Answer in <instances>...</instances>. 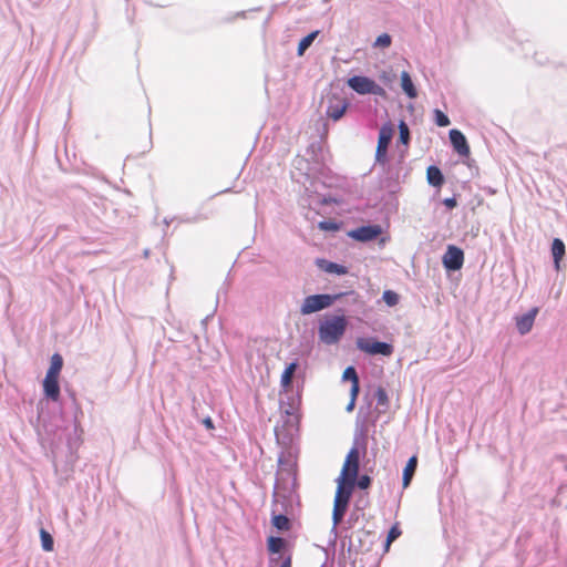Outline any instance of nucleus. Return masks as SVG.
Wrapping results in <instances>:
<instances>
[{
  "instance_id": "1",
  "label": "nucleus",
  "mask_w": 567,
  "mask_h": 567,
  "mask_svg": "<svg viewBox=\"0 0 567 567\" xmlns=\"http://www.w3.org/2000/svg\"><path fill=\"white\" fill-rule=\"evenodd\" d=\"M348 327V320L344 315L324 316L318 323V339L324 346L338 344Z\"/></svg>"
},
{
  "instance_id": "2",
  "label": "nucleus",
  "mask_w": 567,
  "mask_h": 567,
  "mask_svg": "<svg viewBox=\"0 0 567 567\" xmlns=\"http://www.w3.org/2000/svg\"><path fill=\"white\" fill-rule=\"evenodd\" d=\"M343 296H349L353 300H357V293L354 291H350L347 293H333V295H330V293L310 295L303 299L299 311L302 316H308V315L321 311L323 309L331 307L337 300H339Z\"/></svg>"
},
{
  "instance_id": "3",
  "label": "nucleus",
  "mask_w": 567,
  "mask_h": 567,
  "mask_svg": "<svg viewBox=\"0 0 567 567\" xmlns=\"http://www.w3.org/2000/svg\"><path fill=\"white\" fill-rule=\"evenodd\" d=\"M347 84L350 89H352L355 93L365 95L373 94L379 96L385 95V90L379 85L374 80L363 76V75H354L348 79Z\"/></svg>"
},
{
  "instance_id": "4",
  "label": "nucleus",
  "mask_w": 567,
  "mask_h": 567,
  "mask_svg": "<svg viewBox=\"0 0 567 567\" xmlns=\"http://www.w3.org/2000/svg\"><path fill=\"white\" fill-rule=\"evenodd\" d=\"M357 348L369 354H381L389 357L393 353L392 344L382 341H372L371 339L359 338L357 340Z\"/></svg>"
},
{
  "instance_id": "5",
  "label": "nucleus",
  "mask_w": 567,
  "mask_h": 567,
  "mask_svg": "<svg viewBox=\"0 0 567 567\" xmlns=\"http://www.w3.org/2000/svg\"><path fill=\"white\" fill-rule=\"evenodd\" d=\"M381 234L382 227L380 225L361 226L348 233L349 237L361 243L377 239Z\"/></svg>"
},
{
  "instance_id": "6",
  "label": "nucleus",
  "mask_w": 567,
  "mask_h": 567,
  "mask_svg": "<svg viewBox=\"0 0 567 567\" xmlns=\"http://www.w3.org/2000/svg\"><path fill=\"white\" fill-rule=\"evenodd\" d=\"M464 262V252L461 248L450 245L443 255V265L447 270H458Z\"/></svg>"
},
{
  "instance_id": "7",
  "label": "nucleus",
  "mask_w": 567,
  "mask_h": 567,
  "mask_svg": "<svg viewBox=\"0 0 567 567\" xmlns=\"http://www.w3.org/2000/svg\"><path fill=\"white\" fill-rule=\"evenodd\" d=\"M360 453L357 446L350 449L347 454L340 475L355 480L359 471Z\"/></svg>"
},
{
  "instance_id": "8",
  "label": "nucleus",
  "mask_w": 567,
  "mask_h": 567,
  "mask_svg": "<svg viewBox=\"0 0 567 567\" xmlns=\"http://www.w3.org/2000/svg\"><path fill=\"white\" fill-rule=\"evenodd\" d=\"M348 106L349 102L346 99L338 95H332L328 99L326 114L329 118L338 121L343 116Z\"/></svg>"
},
{
  "instance_id": "9",
  "label": "nucleus",
  "mask_w": 567,
  "mask_h": 567,
  "mask_svg": "<svg viewBox=\"0 0 567 567\" xmlns=\"http://www.w3.org/2000/svg\"><path fill=\"white\" fill-rule=\"evenodd\" d=\"M298 405H299L298 398H291V403H286L284 398L280 400L281 411L287 416L285 424L289 427V430L295 429L298 424V421H299L298 414H297Z\"/></svg>"
},
{
  "instance_id": "10",
  "label": "nucleus",
  "mask_w": 567,
  "mask_h": 567,
  "mask_svg": "<svg viewBox=\"0 0 567 567\" xmlns=\"http://www.w3.org/2000/svg\"><path fill=\"white\" fill-rule=\"evenodd\" d=\"M355 486V480H351L350 477H344L340 475L338 478V487L336 492L334 499H339L343 503L349 504L352 491Z\"/></svg>"
},
{
  "instance_id": "11",
  "label": "nucleus",
  "mask_w": 567,
  "mask_h": 567,
  "mask_svg": "<svg viewBox=\"0 0 567 567\" xmlns=\"http://www.w3.org/2000/svg\"><path fill=\"white\" fill-rule=\"evenodd\" d=\"M451 144L454 148V151L461 155V156H468L470 155V146L467 144L465 135L456 130L453 128L449 133Z\"/></svg>"
},
{
  "instance_id": "12",
  "label": "nucleus",
  "mask_w": 567,
  "mask_h": 567,
  "mask_svg": "<svg viewBox=\"0 0 567 567\" xmlns=\"http://www.w3.org/2000/svg\"><path fill=\"white\" fill-rule=\"evenodd\" d=\"M537 313L538 308L534 307L523 316L516 318V328L519 334L525 336L532 330Z\"/></svg>"
},
{
  "instance_id": "13",
  "label": "nucleus",
  "mask_w": 567,
  "mask_h": 567,
  "mask_svg": "<svg viewBox=\"0 0 567 567\" xmlns=\"http://www.w3.org/2000/svg\"><path fill=\"white\" fill-rule=\"evenodd\" d=\"M43 390L47 398L58 401L60 398L59 378H49L45 375L43 380Z\"/></svg>"
},
{
  "instance_id": "14",
  "label": "nucleus",
  "mask_w": 567,
  "mask_h": 567,
  "mask_svg": "<svg viewBox=\"0 0 567 567\" xmlns=\"http://www.w3.org/2000/svg\"><path fill=\"white\" fill-rule=\"evenodd\" d=\"M394 134V127L389 122L381 126L379 131V138H378V145L379 146H385L389 147V144L391 143Z\"/></svg>"
},
{
  "instance_id": "15",
  "label": "nucleus",
  "mask_w": 567,
  "mask_h": 567,
  "mask_svg": "<svg viewBox=\"0 0 567 567\" xmlns=\"http://www.w3.org/2000/svg\"><path fill=\"white\" fill-rule=\"evenodd\" d=\"M426 178L430 185L440 187L444 183V176L437 166L431 165L426 171Z\"/></svg>"
},
{
  "instance_id": "16",
  "label": "nucleus",
  "mask_w": 567,
  "mask_h": 567,
  "mask_svg": "<svg viewBox=\"0 0 567 567\" xmlns=\"http://www.w3.org/2000/svg\"><path fill=\"white\" fill-rule=\"evenodd\" d=\"M416 466H417L416 456L410 457L404 467V471H403V477H402L403 487H408L410 485L411 480L415 473Z\"/></svg>"
},
{
  "instance_id": "17",
  "label": "nucleus",
  "mask_w": 567,
  "mask_h": 567,
  "mask_svg": "<svg viewBox=\"0 0 567 567\" xmlns=\"http://www.w3.org/2000/svg\"><path fill=\"white\" fill-rule=\"evenodd\" d=\"M401 86L402 90L410 99H414L417 95L416 89L412 82L410 74L406 71L401 73Z\"/></svg>"
},
{
  "instance_id": "18",
  "label": "nucleus",
  "mask_w": 567,
  "mask_h": 567,
  "mask_svg": "<svg viewBox=\"0 0 567 567\" xmlns=\"http://www.w3.org/2000/svg\"><path fill=\"white\" fill-rule=\"evenodd\" d=\"M63 367V359L59 353H54L51 357L50 368L47 371V377L59 378V374Z\"/></svg>"
},
{
  "instance_id": "19",
  "label": "nucleus",
  "mask_w": 567,
  "mask_h": 567,
  "mask_svg": "<svg viewBox=\"0 0 567 567\" xmlns=\"http://www.w3.org/2000/svg\"><path fill=\"white\" fill-rule=\"evenodd\" d=\"M551 254L556 265V268H559V261L565 255V244L559 238H555L551 244Z\"/></svg>"
},
{
  "instance_id": "20",
  "label": "nucleus",
  "mask_w": 567,
  "mask_h": 567,
  "mask_svg": "<svg viewBox=\"0 0 567 567\" xmlns=\"http://www.w3.org/2000/svg\"><path fill=\"white\" fill-rule=\"evenodd\" d=\"M82 430L76 421L73 424V432L68 436V446L70 450L76 449L81 443Z\"/></svg>"
},
{
  "instance_id": "21",
  "label": "nucleus",
  "mask_w": 567,
  "mask_h": 567,
  "mask_svg": "<svg viewBox=\"0 0 567 567\" xmlns=\"http://www.w3.org/2000/svg\"><path fill=\"white\" fill-rule=\"evenodd\" d=\"M359 538V549L361 551H369L371 548V545L373 543V539H370V545H365V540L369 538H374V535L369 530H360L358 533Z\"/></svg>"
},
{
  "instance_id": "22",
  "label": "nucleus",
  "mask_w": 567,
  "mask_h": 567,
  "mask_svg": "<svg viewBox=\"0 0 567 567\" xmlns=\"http://www.w3.org/2000/svg\"><path fill=\"white\" fill-rule=\"evenodd\" d=\"M319 31H313L306 35L298 44V55H302L305 51L312 44L315 39L317 38Z\"/></svg>"
},
{
  "instance_id": "23",
  "label": "nucleus",
  "mask_w": 567,
  "mask_h": 567,
  "mask_svg": "<svg viewBox=\"0 0 567 567\" xmlns=\"http://www.w3.org/2000/svg\"><path fill=\"white\" fill-rule=\"evenodd\" d=\"M272 524L279 530H287L290 527V522L284 514L275 515L272 518Z\"/></svg>"
},
{
  "instance_id": "24",
  "label": "nucleus",
  "mask_w": 567,
  "mask_h": 567,
  "mask_svg": "<svg viewBox=\"0 0 567 567\" xmlns=\"http://www.w3.org/2000/svg\"><path fill=\"white\" fill-rule=\"evenodd\" d=\"M285 546V539L281 537H269L268 549L271 553H279Z\"/></svg>"
},
{
  "instance_id": "25",
  "label": "nucleus",
  "mask_w": 567,
  "mask_h": 567,
  "mask_svg": "<svg viewBox=\"0 0 567 567\" xmlns=\"http://www.w3.org/2000/svg\"><path fill=\"white\" fill-rule=\"evenodd\" d=\"M392 38L388 33L380 34L373 42V48L386 49L391 45Z\"/></svg>"
},
{
  "instance_id": "26",
  "label": "nucleus",
  "mask_w": 567,
  "mask_h": 567,
  "mask_svg": "<svg viewBox=\"0 0 567 567\" xmlns=\"http://www.w3.org/2000/svg\"><path fill=\"white\" fill-rule=\"evenodd\" d=\"M324 270L330 274H337V275H346L348 272V269L346 266L336 264V262H327Z\"/></svg>"
},
{
  "instance_id": "27",
  "label": "nucleus",
  "mask_w": 567,
  "mask_h": 567,
  "mask_svg": "<svg viewBox=\"0 0 567 567\" xmlns=\"http://www.w3.org/2000/svg\"><path fill=\"white\" fill-rule=\"evenodd\" d=\"M42 548L45 551H51L53 549V537L44 529L40 532Z\"/></svg>"
},
{
  "instance_id": "28",
  "label": "nucleus",
  "mask_w": 567,
  "mask_h": 567,
  "mask_svg": "<svg viewBox=\"0 0 567 567\" xmlns=\"http://www.w3.org/2000/svg\"><path fill=\"white\" fill-rule=\"evenodd\" d=\"M375 163L382 166L388 163V147L377 145Z\"/></svg>"
},
{
  "instance_id": "29",
  "label": "nucleus",
  "mask_w": 567,
  "mask_h": 567,
  "mask_svg": "<svg viewBox=\"0 0 567 567\" xmlns=\"http://www.w3.org/2000/svg\"><path fill=\"white\" fill-rule=\"evenodd\" d=\"M374 396H375L378 405L384 406V408H386L389 405V396H388L386 391L383 388L379 386L375 390Z\"/></svg>"
},
{
  "instance_id": "30",
  "label": "nucleus",
  "mask_w": 567,
  "mask_h": 567,
  "mask_svg": "<svg viewBox=\"0 0 567 567\" xmlns=\"http://www.w3.org/2000/svg\"><path fill=\"white\" fill-rule=\"evenodd\" d=\"M434 121H435V124L440 127H444V126H447L450 125V120L447 117V115H445L441 110L439 109H435L434 110Z\"/></svg>"
},
{
  "instance_id": "31",
  "label": "nucleus",
  "mask_w": 567,
  "mask_h": 567,
  "mask_svg": "<svg viewBox=\"0 0 567 567\" xmlns=\"http://www.w3.org/2000/svg\"><path fill=\"white\" fill-rule=\"evenodd\" d=\"M399 132H400V142L404 145H408L410 141V130L404 121L399 123Z\"/></svg>"
},
{
  "instance_id": "32",
  "label": "nucleus",
  "mask_w": 567,
  "mask_h": 567,
  "mask_svg": "<svg viewBox=\"0 0 567 567\" xmlns=\"http://www.w3.org/2000/svg\"><path fill=\"white\" fill-rule=\"evenodd\" d=\"M383 300L388 306L393 307L399 302V295L392 290H385L383 292Z\"/></svg>"
},
{
  "instance_id": "33",
  "label": "nucleus",
  "mask_w": 567,
  "mask_h": 567,
  "mask_svg": "<svg viewBox=\"0 0 567 567\" xmlns=\"http://www.w3.org/2000/svg\"><path fill=\"white\" fill-rule=\"evenodd\" d=\"M342 378L344 380H350L351 384L359 382L358 373H357L355 369L351 365L346 368V370L343 371Z\"/></svg>"
},
{
  "instance_id": "34",
  "label": "nucleus",
  "mask_w": 567,
  "mask_h": 567,
  "mask_svg": "<svg viewBox=\"0 0 567 567\" xmlns=\"http://www.w3.org/2000/svg\"><path fill=\"white\" fill-rule=\"evenodd\" d=\"M400 535H401V530H400L399 526L398 525L392 526L386 536L385 548L388 549L390 544L392 542H394Z\"/></svg>"
},
{
  "instance_id": "35",
  "label": "nucleus",
  "mask_w": 567,
  "mask_h": 567,
  "mask_svg": "<svg viewBox=\"0 0 567 567\" xmlns=\"http://www.w3.org/2000/svg\"><path fill=\"white\" fill-rule=\"evenodd\" d=\"M292 378H293V374L284 370L281 378H280V385L284 390H287L291 386Z\"/></svg>"
},
{
  "instance_id": "36",
  "label": "nucleus",
  "mask_w": 567,
  "mask_h": 567,
  "mask_svg": "<svg viewBox=\"0 0 567 567\" xmlns=\"http://www.w3.org/2000/svg\"><path fill=\"white\" fill-rule=\"evenodd\" d=\"M371 484V478L370 476L368 475H361V476H357L355 478V485L361 488V489H365L370 486Z\"/></svg>"
},
{
  "instance_id": "37",
  "label": "nucleus",
  "mask_w": 567,
  "mask_h": 567,
  "mask_svg": "<svg viewBox=\"0 0 567 567\" xmlns=\"http://www.w3.org/2000/svg\"><path fill=\"white\" fill-rule=\"evenodd\" d=\"M347 508H348L347 503H343L339 499H334L333 512L339 513L340 515L344 516Z\"/></svg>"
},
{
  "instance_id": "38",
  "label": "nucleus",
  "mask_w": 567,
  "mask_h": 567,
  "mask_svg": "<svg viewBox=\"0 0 567 567\" xmlns=\"http://www.w3.org/2000/svg\"><path fill=\"white\" fill-rule=\"evenodd\" d=\"M319 228L322 230H336L338 227L334 223L331 221H321L319 224Z\"/></svg>"
},
{
  "instance_id": "39",
  "label": "nucleus",
  "mask_w": 567,
  "mask_h": 567,
  "mask_svg": "<svg viewBox=\"0 0 567 567\" xmlns=\"http://www.w3.org/2000/svg\"><path fill=\"white\" fill-rule=\"evenodd\" d=\"M443 204H444L449 209H453L454 207H456L457 202H456V198H455V197H450V198H445V199L443 200Z\"/></svg>"
},
{
  "instance_id": "40",
  "label": "nucleus",
  "mask_w": 567,
  "mask_h": 567,
  "mask_svg": "<svg viewBox=\"0 0 567 567\" xmlns=\"http://www.w3.org/2000/svg\"><path fill=\"white\" fill-rule=\"evenodd\" d=\"M343 516L339 513L332 512V522L334 524V529H337L338 525L341 523Z\"/></svg>"
},
{
  "instance_id": "41",
  "label": "nucleus",
  "mask_w": 567,
  "mask_h": 567,
  "mask_svg": "<svg viewBox=\"0 0 567 567\" xmlns=\"http://www.w3.org/2000/svg\"><path fill=\"white\" fill-rule=\"evenodd\" d=\"M358 393H359V382L351 384V390H350L351 399L357 400Z\"/></svg>"
},
{
  "instance_id": "42",
  "label": "nucleus",
  "mask_w": 567,
  "mask_h": 567,
  "mask_svg": "<svg viewBox=\"0 0 567 567\" xmlns=\"http://www.w3.org/2000/svg\"><path fill=\"white\" fill-rule=\"evenodd\" d=\"M297 368H298V362H297V361H293V362L289 363V364L286 367L285 371H287V372H289V373H291V374H295V372H296Z\"/></svg>"
},
{
  "instance_id": "43",
  "label": "nucleus",
  "mask_w": 567,
  "mask_h": 567,
  "mask_svg": "<svg viewBox=\"0 0 567 567\" xmlns=\"http://www.w3.org/2000/svg\"><path fill=\"white\" fill-rule=\"evenodd\" d=\"M203 424L205 425V427L207 430H213L215 426H214V423H213V420L210 417H206L203 420Z\"/></svg>"
},
{
  "instance_id": "44",
  "label": "nucleus",
  "mask_w": 567,
  "mask_h": 567,
  "mask_svg": "<svg viewBox=\"0 0 567 567\" xmlns=\"http://www.w3.org/2000/svg\"><path fill=\"white\" fill-rule=\"evenodd\" d=\"M280 567H291V557L287 556L280 564Z\"/></svg>"
},
{
  "instance_id": "45",
  "label": "nucleus",
  "mask_w": 567,
  "mask_h": 567,
  "mask_svg": "<svg viewBox=\"0 0 567 567\" xmlns=\"http://www.w3.org/2000/svg\"><path fill=\"white\" fill-rule=\"evenodd\" d=\"M354 404H355V400L350 399V402H349V404L347 405V409H346V410H347L348 412H351V411L354 409Z\"/></svg>"
},
{
  "instance_id": "46",
  "label": "nucleus",
  "mask_w": 567,
  "mask_h": 567,
  "mask_svg": "<svg viewBox=\"0 0 567 567\" xmlns=\"http://www.w3.org/2000/svg\"><path fill=\"white\" fill-rule=\"evenodd\" d=\"M284 391H285V394H286V398H287V400H285L286 403H291V398H295V396L288 392V389L284 390Z\"/></svg>"
},
{
  "instance_id": "47",
  "label": "nucleus",
  "mask_w": 567,
  "mask_h": 567,
  "mask_svg": "<svg viewBox=\"0 0 567 567\" xmlns=\"http://www.w3.org/2000/svg\"><path fill=\"white\" fill-rule=\"evenodd\" d=\"M337 530H338V528H337V529H334V524H333V525H332V528H331V534H333V535H334V538L337 537Z\"/></svg>"
}]
</instances>
